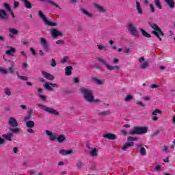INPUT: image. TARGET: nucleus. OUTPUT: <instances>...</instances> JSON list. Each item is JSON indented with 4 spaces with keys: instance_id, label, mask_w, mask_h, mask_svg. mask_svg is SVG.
Listing matches in <instances>:
<instances>
[{
    "instance_id": "f257e3e1",
    "label": "nucleus",
    "mask_w": 175,
    "mask_h": 175,
    "mask_svg": "<svg viewBox=\"0 0 175 175\" xmlns=\"http://www.w3.org/2000/svg\"><path fill=\"white\" fill-rule=\"evenodd\" d=\"M81 93L83 95L85 100L88 103H92V102L95 100V97H94L92 90L82 88H81Z\"/></svg>"
},
{
    "instance_id": "f03ea898",
    "label": "nucleus",
    "mask_w": 175,
    "mask_h": 175,
    "mask_svg": "<svg viewBox=\"0 0 175 175\" xmlns=\"http://www.w3.org/2000/svg\"><path fill=\"white\" fill-rule=\"evenodd\" d=\"M148 132V128L147 126H135L133 130L130 131L129 135H146Z\"/></svg>"
},
{
    "instance_id": "7ed1b4c3",
    "label": "nucleus",
    "mask_w": 175,
    "mask_h": 175,
    "mask_svg": "<svg viewBox=\"0 0 175 175\" xmlns=\"http://www.w3.org/2000/svg\"><path fill=\"white\" fill-rule=\"evenodd\" d=\"M150 27L152 29H154V31H152V35H155L157 37V38L160 41H161L162 38H161V36H165V34L163 33V31H162V29H161V28H159L158 25L155 23L150 24Z\"/></svg>"
},
{
    "instance_id": "20e7f679",
    "label": "nucleus",
    "mask_w": 175,
    "mask_h": 175,
    "mask_svg": "<svg viewBox=\"0 0 175 175\" xmlns=\"http://www.w3.org/2000/svg\"><path fill=\"white\" fill-rule=\"evenodd\" d=\"M98 62H100L101 64H103V65H104L107 69L108 70H120V66H110L107 64V62H106V60L102 57H98L97 58Z\"/></svg>"
},
{
    "instance_id": "39448f33",
    "label": "nucleus",
    "mask_w": 175,
    "mask_h": 175,
    "mask_svg": "<svg viewBox=\"0 0 175 175\" xmlns=\"http://www.w3.org/2000/svg\"><path fill=\"white\" fill-rule=\"evenodd\" d=\"M37 106L42 110H44V111H46V113H49V114H53L54 116H58V114H59V113L57 111V110L50 107H46L42 104H38Z\"/></svg>"
},
{
    "instance_id": "423d86ee",
    "label": "nucleus",
    "mask_w": 175,
    "mask_h": 175,
    "mask_svg": "<svg viewBox=\"0 0 175 175\" xmlns=\"http://www.w3.org/2000/svg\"><path fill=\"white\" fill-rule=\"evenodd\" d=\"M38 16H40V18H42V20L44 21L46 25H49V27H57L56 23H53L47 20V18L46 17L44 14H43V12L40 10L38 11Z\"/></svg>"
},
{
    "instance_id": "0eeeda50",
    "label": "nucleus",
    "mask_w": 175,
    "mask_h": 175,
    "mask_svg": "<svg viewBox=\"0 0 175 175\" xmlns=\"http://www.w3.org/2000/svg\"><path fill=\"white\" fill-rule=\"evenodd\" d=\"M126 27L128 28L129 32H130V33H131L133 36H135V38H139L140 36L139 35V32H137V30L136 29V27L133 26V24H132V23H127Z\"/></svg>"
},
{
    "instance_id": "6e6552de",
    "label": "nucleus",
    "mask_w": 175,
    "mask_h": 175,
    "mask_svg": "<svg viewBox=\"0 0 175 175\" xmlns=\"http://www.w3.org/2000/svg\"><path fill=\"white\" fill-rule=\"evenodd\" d=\"M40 44L46 53H49V51H50V46L49 45V42H47V40H46V38H41Z\"/></svg>"
},
{
    "instance_id": "1a4fd4ad",
    "label": "nucleus",
    "mask_w": 175,
    "mask_h": 175,
    "mask_svg": "<svg viewBox=\"0 0 175 175\" xmlns=\"http://www.w3.org/2000/svg\"><path fill=\"white\" fill-rule=\"evenodd\" d=\"M8 124L10 128H17V126H18V122H17V120H16V118L14 117L10 118Z\"/></svg>"
},
{
    "instance_id": "9d476101",
    "label": "nucleus",
    "mask_w": 175,
    "mask_h": 175,
    "mask_svg": "<svg viewBox=\"0 0 175 175\" xmlns=\"http://www.w3.org/2000/svg\"><path fill=\"white\" fill-rule=\"evenodd\" d=\"M46 136H49V140L51 142H54L57 140V134L56 133H53V132L46 130L45 131Z\"/></svg>"
},
{
    "instance_id": "9b49d317",
    "label": "nucleus",
    "mask_w": 175,
    "mask_h": 175,
    "mask_svg": "<svg viewBox=\"0 0 175 175\" xmlns=\"http://www.w3.org/2000/svg\"><path fill=\"white\" fill-rule=\"evenodd\" d=\"M7 48L10 49L5 51V54L7 55H10V57H13L14 55V53H16V48L9 46H7Z\"/></svg>"
},
{
    "instance_id": "f8f14e48",
    "label": "nucleus",
    "mask_w": 175,
    "mask_h": 175,
    "mask_svg": "<svg viewBox=\"0 0 175 175\" xmlns=\"http://www.w3.org/2000/svg\"><path fill=\"white\" fill-rule=\"evenodd\" d=\"M51 32L53 38H58V36H64V34H62V32L57 30L56 29H52L51 30Z\"/></svg>"
},
{
    "instance_id": "ddd939ff",
    "label": "nucleus",
    "mask_w": 175,
    "mask_h": 175,
    "mask_svg": "<svg viewBox=\"0 0 175 175\" xmlns=\"http://www.w3.org/2000/svg\"><path fill=\"white\" fill-rule=\"evenodd\" d=\"M94 6L99 13H106V8H105L103 6L98 3H94Z\"/></svg>"
},
{
    "instance_id": "4468645a",
    "label": "nucleus",
    "mask_w": 175,
    "mask_h": 175,
    "mask_svg": "<svg viewBox=\"0 0 175 175\" xmlns=\"http://www.w3.org/2000/svg\"><path fill=\"white\" fill-rule=\"evenodd\" d=\"M103 137H104V139H108V140H116V139H117V135L113 133H107L104 134Z\"/></svg>"
},
{
    "instance_id": "2eb2a0df",
    "label": "nucleus",
    "mask_w": 175,
    "mask_h": 175,
    "mask_svg": "<svg viewBox=\"0 0 175 175\" xmlns=\"http://www.w3.org/2000/svg\"><path fill=\"white\" fill-rule=\"evenodd\" d=\"M0 18L1 20H8L9 18V15L5 10L0 9Z\"/></svg>"
},
{
    "instance_id": "dca6fc26",
    "label": "nucleus",
    "mask_w": 175,
    "mask_h": 175,
    "mask_svg": "<svg viewBox=\"0 0 175 175\" xmlns=\"http://www.w3.org/2000/svg\"><path fill=\"white\" fill-rule=\"evenodd\" d=\"M42 75L46 80H54V76L49 72H42Z\"/></svg>"
},
{
    "instance_id": "f3484780",
    "label": "nucleus",
    "mask_w": 175,
    "mask_h": 175,
    "mask_svg": "<svg viewBox=\"0 0 175 175\" xmlns=\"http://www.w3.org/2000/svg\"><path fill=\"white\" fill-rule=\"evenodd\" d=\"M40 2H48L50 5H52L53 6H55V8H57V9H61V7L58 5V4L55 3V2L51 1V0H38Z\"/></svg>"
},
{
    "instance_id": "a211bd4d",
    "label": "nucleus",
    "mask_w": 175,
    "mask_h": 175,
    "mask_svg": "<svg viewBox=\"0 0 175 175\" xmlns=\"http://www.w3.org/2000/svg\"><path fill=\"white\" fill-rule=\"evenodd\" d=\"M133 146H135V143L133 142H127L123 145L122 149L123 151H125L127 148H129V147H133Z\"/></svg>"
},
{
    "instance_id": "6ab92c4d",
    "label": "nucleus",
    "mask_w": 175,
    "mask_h": 175,
    "mask_svg": "<svg viewBox=\"0 0 175 175\" xmlns=\"http://www.w3.org/2000/svg\"><path fill=\"white\" fill-rule=\"evenodd\" d=\"M135 3L137 13L139 14L140 16H142V14H143V9L142 8V5H140V3H139V1H135Z\"/></svg>"
},
{
    "instance_id": "aec40b11",
    "label": "nucleus",
    "mask_w": 175,
    "mask_h": 175,
    "mask_svg": "<svg viewBox=\"0 0 175 175\" xmlns=\"http://www.w3.org/2000/svg\"><path fill=\"white\" fill-rule=\"evenodd\" d=\"M65 70L66 76H70L72 75V70H73V67L68 66L65 68Z\"/></svg>"
},
{
    "instance_id": "412c9836",
    "label": "nucleus",
    "mask_w": 175,
    "mask_h": 175,
    "mask_svg": "<svg viewBox=\"0 0 175 175\" xmlns=\"http://www.w3.org/2000/svg\"><path fill=\"white\" fill-rule=\"evenodd\" d=\"M73 151L72 150H66L65 149H62L59 150V154H61V155H69Z\"/></svg>"
},
{
    "instance_id": "4be33fe9",
    "label": "nucleus",
    "mask_w": 175,
    "mask_h": 175,
    "mask_svg": "<svg viewBox=\"0 0 175 175\" xmlns=\"http://www.w3.org/2000/svg\"><path fill=\"white\" fill-rule=\"evenodd\" d=\"M170 9H174V0H164Z\"/></svg>"
},
{
    "instance_id": "5701e85b",
    "label": "nucleus",
    "mask_w": 175,
    "mask_h": 175,
    "mask_svg": "<svg viewBox=\"0 0 175 175\" xmlns=\"http://www.w3.org/2000/svg\"><path fill=\"white\" fill-rule=\"evenodd\" d=\"M65 135H60L58 137H56V140L58 142V143H62L65 142Z\"/></svg>"
},
{
    "instance_id": "b1692460",
    "label": "nucleus",
    "mask_w": 175,
    "mask_h": 175,
    "mask_svg": "<svg viewBox=\"0 0 175 175\" xmlns=\"http://www.w3.org/2000/svg\"><path fill=\"white\" fill-rule=\"evenodd\" d=\"M26 126L27 128H33L35 126V122L32 120H29L26 122Z\"/></svg>"
},
{
    "instance_id": "393cba45",
    "label": "nucleus",
    "mask_w": 175,
    "mask_h": 175,
    "mask_svg": "<svg viewBox=\"0 0 175 175\" xmlns=\"http://www.w3.org/2000/svg\"><path fill=\"white\" fill-rule=\"evenodd\" d=\"M8 31L10 33H12V35L17 36L18 35V30L14 29V28H9Z\"/></svg>"
},
{
    "instance_id": "a878e982",
    "label": "nucleus",
    "mask_w": 175,
    "mask_h": 175,
    "mask_svg": "<svg viewBox=\"0 0 175 175\" xmlns=\"http://www.w3.org/2000/svg\"><path fill=\"white\" fill-rule=\"evenodd\" d=\"M24 5H25V9H32V3L30 2L29 1H26L25 3H24Z\"/></svg>"
},
{
    "instance_id": "bb28decb",
    "label": "nucleus",
    "mask_w": 175,
    "mask_h": 175,
    "mask_svg": "<svg viewBox=\"0 0 175 175\" xmlns=\"http://www.w3.org/2000/svg\"><path fill=\"white\" fill-rule=\"evenodd\" d=\"M81 12L85 16H87V17L92 18V14L90 13L88 11H87L85 9L82 8Z\"/></svg>"
},
{
    "instance_id": "cd10ccee",
    "label": "nucleus",
    "mask_w": 175,
    "mask_h": 175,
    "mask_svg": "<svg viewBox=\"0 0 175 175\" xmlns=\"http://www.w3.org/2000/svg\"><path fill=\"white\" fill-rule=\"evenodd\" d=\"M90 154V157H98V150L96 148L92 149Z\"/></svg>"
},
{
    "instance_id": "c85d7f7f",
    "label": "nucleus",
    "mask_w": 175,
    "mask_h": 175,
    "mask_svg": "<svg viewBox=\"0 0 175 175\" xmlns=\"http://www.w3.org/2000/svg\"><path fill=\"white\" fill-rule=\"evenodd\" d=\"M97 47L98 49H100V51H102V50H104L105 51L109 50V46H107V45H97Z\"/></svg>"
},
{
    "instance_id": "c756f323",
    "label": "nucleus",
    "mask_w": 175,
    "mask_h": 175,
    "mask_svg": "<svg viewBox=\"0 0 175 175\" xmlns=\"http://www.w3.org/2000/svg\"><path fill=\"white\" fill-rule=\"evenodd\" d=\"M141 33H142L143 36H144V38H151V35L148 34V33L147 31H146V30L143 29H140Z\"/></svg>"
},
{
    "instance_id": "7c9ffc66",
    "label": "nucleus",
    "mask_w": 175,
    "mask_h": 175,
    "mask_svg": "<svg viewBox=\"0 0 175 175\" xmlns=\"http://www.w3.org/2000/svg\"><path fill=\"white\" fill-rule=\"evenodd\" d=\"M3 7L4 8V9H5V10L8 11V12H11L12 10V8H10V4L8 3H4L3 4Z\"/></svg>"
},
{
    "instance_id": "2f4dec72",
    "label": "nucleus",
    "mask_w": 175,
    "mask_h": 175,
    "mask_svg": "<svg viewBox=\"0 0 175 175\" xmlns=\"http://www.w3.org/2000/svg\"><path fill=\"white\" fill-rule=\"evenodd\" d=\"M32 118V110H29L27 112V116L25 118V121H28V120H31Z\"/></svg>"
},
{
    "instance_id": "473e14b6",
    "label": "nucleus",
    "mask_w": 175,
    "mask_h": 175,
    "mask_svg": "<svg viewBox=\"0 0 175 175\" xmlns=\"http://www.w3.org/2000/svg\"><path fill=\"white\" fill-rule=\"evenodd\" d=\"M43 87L46 88L48 91H53V88H51V84L49 83H46L44 85H43Z\"/></svg>"
},
{
    "instance_id": "72a5a7b5",
    "label": "nucleus",
    "mask_w": 175,
    "mask_h": 175,
    "mask_svg": "<svg viewBox=\"0 0 175 175\" xmlns=\"http://www.w3.org/2000/svg\"><path fill=\"white\" fill-rule=\"evenodd\" d=\"M12 133H8V135H3V137L4 139H6V140H8V142H12Z\"/></svg>"
},
{
    "instance_id": "f704fd0d",
    "label": "nucleus",
    "mask_w": 175,
    "mask_h": 175,
    "mask_svg": "<svg viewBox=\"0 0 175 175\" xmlns=\"http://www.w3.org/2000/svg\"><path fill=\"white\" fill-rule=\"evenodd\" d=\"M154 4L158 9H162V4L159 0H154Z\"/></svg>"
},
{
    "instance_id": "c9c22d12",
    "label": "nucleus",
    "mask_w": 175,
    "mask_h": 175,
    "mask_svg": "<svg viewBox=\"0 0 175 175\" xmlns=\"http://www.w3.org/2000/svg\"><path fill=\"white\" fill-rule=\"evenodd\" d=\"M139 154L140 155L144 156L146 154H147V150L145 149L144 147H141L139 150Z\"/></svg>"
},
{
    "instance_id": "e433bc0d",
    "label": "nucleus",
    "mask_w": 175,
    "mask_h": 175,
    "mask_svg": "<svg viewBox=\"0 0 175 175\" xmlns=\"http://www.w3.org/2000/svg\"><path fill=\"white\" fill-rule=\"evenodd\" d=\"M4 93L5 95H7V96H10V95H12V92L9 88H5L4 89Z\"/></svg>"
},
{
    "instance_id": "4c0bfd02",
    "label": "nucleus",
    "mask_w": 175,
    "mask_h": 175,
    "mask_svg": "<svg viewBox=\"0 0 175 175\" xmlns=\"http://www.w3.org/2000/svg\"><path fill=\"white\" fill-rule=\"evenodd\" d=\"M92 79H93V81H94V83H96V84H98V85H102V84H103V82L99 80L98 78L93 77Z\"/></svg>"
},
{
    "instance_id": "58836bf2",
    "label": "nucleus",
    "mask_w": 175,
    "mask_h": 175,
    "mask_svg": "<svg viewBox=\"0 0 175 175\" xmlns=\"http://www.w3.org/2000/svg\"><path fill=\"white\" fill-rule=\"evenodd\" d=\"M9 130L12 133H18V132H20V129L18 128L13 129V127H10Z\"/></svg>"
},
{
    "instance_id": "ea45409f",
    "label": "nucleus",
    "mask_w": 175,
    "mask_h": 175,
    "mask_svg": "<svg viewBox=\"0 0 175 175\" xmlns=\"http://www.w3.org/2000/svg\"><path fill=\"white\" fill-rule=\"evenodd\" d=\"M147 66H148V62L145 61L144 62V64H142L139 66V68H141V69H146V68H147Z\"/></svg>"
},
{
    "instance_id": "a19ab883",
    "label": "nucleus",
    "mask_w": 175,
    "mask_h": 175,
    "mask_svg": "<svg viewBox=\"0 0 175 175\" xmlns=\"http://www.w3.org/2000/svg\"><path fill=\"white\" fill-rule=\"evenodd\" d=\"M152 116H157V114H162L161 109H156L152 113Z\"/></svg>"
},
{
    "instance_id": "79ce46f5",
    "label": "nucleus",
    "mask_w": 175,
    "mask_h": 175,
    "mask_svg": "<svg viewBox=\"0 0 175 175\" xmlns=\"http://www.w3.org/2000/svg\"><path fill=\"white\" fill-rule=\"evenodd\" d=\"M132 99H133V96H132V95H127L125 97L124 100H126V102H129V100H132Z\"/></svg>"
},
{
    "instance_id": "37998d69",
    "label": "nucleus",
    "mask_w": 175,
    "mask_h": 175,
    "mask_svg": "<svg viewBox=\"0 0 175 175\" xmlns=\"http://www.w3.org/2000/svg\"><path fill=\"white\" fill-rule=\"evenodd\" d=\"M109 114H110V111H105L99 113L98 116H109Z\"/></svg>"
},
{
    "instance_id": "c03bdc74",
    "label": "nucleus",
    "mask_w": 175,
    "mask_h": 175,
    "mask_svg": "<svg viewBox=\"0 0 175 175\" xmlns=\"http://www.w3.org/2000/svg\"><path fill=\"white\" fill-rule=\"evenodd\" d=\"M18 6H20V2L14 1L13 8L14 9H17V8H18Z\"/></svg>"
},
{
    "instance_id": "a18cd8bd",
    "label": "nucleus",
    "mask_w": 175,
    "mask_h": 175,
    "mask_svg": "<svg viewBox=\"0 0 175 175\" xmlns=\"http://www.w3.org/2000/svg\"><path fill=\"white\" fill-rule=\"evenodd\" d=\"M137 140V138L135 137H132V136H130L127 138V141L128 142H135Z\"/></svg>"
},
{
    "instance_id": "49530a36",
    "label": "nucleus",
    "mask_w": 175,
    "mask_h": 175,
    "mask_svg": "<svg viewBox=\"0 0 175 175\" xmlns=\"http://www.w3.org/2000/svg\"><path fill=\"white\" fill-rule=\"evenodd\" d=\"M51 66L53 68H55V67L57 66V62L55 61V59H52L51 63Z\"/></svg>"
},
{
    "instance_id": "de8ad7c7",
    "label": "nucleus",
    "mask_w": 175,
    "mask_h": 175,
    "mask_svg": "<svg viewBox=\"0 0 175 175\" xmlns=\"http://www.w3.org/2000/svg\"><path fill=\"white\" fill-rule=\"evenodd\" d=\"M39 97L40 98L41 100H42V102H46V100H47V97L44 95L40 94Z\"/></svg>"
},
{
    "instance_id": "09e8293b",
    "label": "nucleus",
    "mask_w": 175,
    "mask_h": 175,
    "mask_svg": "<svg viewBox=\"0 0 175 175\" xmlns=\"http://www.w3.org/2000/svg\"><path fill=\"white\" fill-rule=\"evenodd\" d=\"M77 167L78 169H81V167H83V163L80 161L77 162Z\"/></svg>"
},
{
    "instance_id": "8fccbe9b",
    "label": "nucleus",
    "mask_w": 175,
    "mask_h": 175,
    "mask_svg": "<svg viewBox=\"0 0 175 175\" xmlns=\"http://www.w3.org/2000/svg\"><path fill=\"white\" fill-rule=\"evenodd\" d=\"M149 6L151 13H155V8L154 7V5L150 4Z\"/></svg>"
},
{
    "instance_id": "3c124183",
    "label": "nucleus",
    "mask_w": 175,
    "mask_h": 175,
    "mask_svg": "<svg viewBox=\"0 0 175 175\" xmlns=\"http://www.w3.org/2000/svg\"><path fill=\"white\" fill-rule=\"evenodd\" d=\"M68 57L66 56L62 59V64H66L68 62Z\"/></svg>"
},
{
    "instance_id": "603ef678",
    "label": "nucleus",
    "mask_w": 175,
    "mask_h": 175,
    "mask_svg": "<svg viewBox=\"0 0 175 175\" xmlns=\"http://www.w3.org/2000/svg\"><path fill=\"white\" fill-rule=\"evenodd\" d=\"M19 79L21 80H22L23 81H27V80H28V77L21 76V77H19Z\"/></svg>"
},
{
    "instance_id": "864d4df0",
    "label": "nucleus",
    "mask_w": 175,
    "mask_h": 175,
    "mask_svg": "<svg viewBox=\"0 0 175 175\" xmlns=\"http://www.w3.org/2000/svg\"><path fill=\"white\" fill-rule=\"evenodd\" d=\"M0 72H1V73H3V75H8L7 69L0 68Z\"/></svg>"
},
{
    "instance_id": "5fc2aeb1",
    "label": "nucleus",
    "mask_w": 175,
    "mask_h": 175,
    "mask_svg": "<svg viewBox=\"0 0 175 175\" xmlns=\"http://www.w3.org/2000/svg\"><path fill=\"white\" fill-rule=\"evenodd\" d=\"M150 88H152L153 90L155 88H159V85L158 84H152L150 85Z\"/></svg>"
},
{
    "instance_id": "6e6d98bb",
    "label": "nucleus",
    "mask_w": 175,
    "mask_h": 175,
    "mask_svg": "<svg viewBox=\"0 0 175 175\" xmlns=\"http://www.w3.org/2000/svg\"><path fill=\"white\" fill-rule=\"evenodd\" d=\"M167 150H169V146H164L162 151H163V152H167Z\"/></svg>"
},
{
    "instance_id": "4d7b16f0",
    "label": "nucleus",
    "mask_w": 175,
    "mask_h": 175,
    "mask_svg": "<svg viewBox=\"0 0 175 175\" xmlns=\"http://www.w3.org/2000/svg\"><path fill=\"white\" fill-rule=\"evenodd\" d=\"M8 70L10 73H11V75H13V73H14V69L13 68V67H8Z\"/></svg>"
},
{
    "instance_id": "13d9d810",
    "label": "nucleus",
    "mask_w": 175,
    "mask_h": 175,
    "mask_svg": "<svg viewBox=\"0 0 175 175\" xmlns=\"http://www.w3.org/2000/svg\"><path fill=\"white\" fill-rule=\"evenodd\" d=\"M170 148H171L172 150H175V140L172 142V144L170 146Z\"/></svg>"
},
{
    "instance_id": "bf43d9fd",
    "label": "nucleus",
    "mask_w": 175,
    "mask_h": 175,
    "mask_svg": "<svg viewBox=\"0 0 175 175\" xmlns=\"http://www.w3.org/2000/svg\"><path fill=\"white\" fill-rule=\"evenodd\" d=\"M27 131L29 133H35V131H33V129H32L31 128L27 129Z\"/></svg>"
},
{
    "instance_id": "052dcab7",
    "label": "nucleus",
    "mask_w": 175,
    "mask_h": 175,
    "mask_svg": "<svg viewBox=\"0 0 175 175\" xmlns=\"http://www.w3.org/2000/svg\"><path fill=\"white\" fill-rule=\"evenodd\" d=\"M73 82L75 83V84H79V83H80V81L79 80V78H74Z\"/></svg>"
},
{
    "instance_id": "680f3d73",
    "label": "nucleus",
    "mask_w": 175,
    "mask_h": 175,
    "mask_svg": "<svg viewBox=\"0 0 175 175\" xmlns=\"http://www.w3.org/2000/svg\"><path fill=\"white\" fill-rule=\"evenodd\" d=\"M27 67H28V64H27V63H23L22 64L23 69H27Z\"/></svg>"
},
{
    "instance_id": "e2e57ef3",
    "label": "nucleus",
    "mask_w": 175,
    "mask_h": 175,
    "mask_svg": "<svg viewBox=\"0 0 175 175\" xmlns=\"http://www.w3.org/2000/svg\"><path fill=\"white\" fill-rule=\"evenodd\" d=\"M6 38L5 37H3V36H0V42H5Z\"/></svg>"
},
{
    "instance_id": "0e129e2a",
    "label": "nucleus",
    "mask_w": 175,
    "mask_h": 175,
    "mask_svg": "<svg viewBox=\"0 0 175 175\" xmlns=\"http://www.w3.org/2000/svg\"><path fill=\"white\" fill-rule=\"evenodd\" d=\"M30 51L31 53L33 54V55H36V52L35 51V49H33V48H30Z\"/></svg>"
},
{
    "instance_id": "69168bd1",
    "label": "nucleus",
    "mask_w": 175,
    "mask_h": 175,
    "mask_svg": "<svg viewBox=\"0 0 175 175\" xmlns=\"http://www.w3.org/2000/svg\"><path fill=\"white\" fill-rule=\"evenodd\" d=\"M64 43V42L62 40H58L57 41H56L57 44H62Z\"/></svg>"
},
{
    "instance_id": "338daca9",
    "label": "nucleus",
    "mask_w": 175,
    "mask_h": 175,
    "mask_svg": "<svg viewBox=\"0 0 175 175\" xmlns=\"http://www.w3.org/2000/svg\"><path fill=\"white\" fill-rule=\"evenodd\" d=\"M137 104L139 105V106H142V107H144V106H146V105L143 104L142 101H137Z\"/></svg>"
},
{
    "instance_id": "774afa93",
    "label": "nucleus",
    "mask_w": 175,
    "mask_h": 175,
    "mask_svg": "<svg viewBox=\"0 0 175 175\" xmlns=\"http://www.w3.org/2000/svg\"><path fill=\"white\" fill-rule=\"evenodd\" d=\"M145 58L144 57H141L139 59V62H140V64H142V62H143L144 61H145Z\"/></svg>"
}]
</instances>
